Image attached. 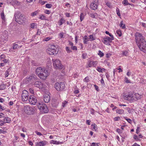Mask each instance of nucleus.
I'll list each match as a JSON object with an SVG mask.
<instances>
[{
    "label": "nucleus",
    "instance_id": "f257e3e1",
    "mask_svg": "<svg viewBox=\"0 0 146 146\" xmlns=\"http://www.w3.org/2000/svg\"><path fill=\"white\" fill-rule=\"evenodd\" d=\"M136 42L141 51L146 53V41L141 34L136 33L135 35Z\"/></svg>",
    "mask_w": 146,
    "mask_h": 146
},
{
    "label": "nucleus",
    "instance_id": "f03ea898",
    "mask_svg": "<svg viewBox=\"0 0 146 146\" xmlns=\"http://www.w3.org/2000/svg\"><path fill=\"white\" fill-rule=\"evenodd\" d=\"M16 21L19 24L23 25L25 23L27 19L24 14L17 11L14 14Z\"/></svg>",
    "mask_w": 146,
    "mask_h": 146
},
{
    "label": "nucleus",
    "instance_id": "7ed1b4c3",
    "mask_svg": "<svg viewBox=\"0 0 146 146\" xmlns=\"http://www.w3.org/2000/svg\"><path fill=\"white\" fill-rule=\"evenodd\" d=\"M37 107L40 110L41 112L44 113H46L48 112V110L46 105L42 102L39 103L37 104Z\"/></svg>",
    "mask_w": 146,
    "mask_h": 146
},
{
    "label": "nucleus",
    "instance_id": "20e7f679",
    "mask_svg": "<svg viewBox=\"0 0 146 146\" xmlns=\"http://www.w3.org/2000/svg\"><path fill=\"white\" fill-rule=\"evenodd\" d=\"M41 74L39 75V77L43 80H45L49 74V73L47 69L43 68Z\"/></svg>",
    "mask_w": 146,
    "mask_h": 146
},
{
    "label": "nucleus",
    "instance_id": "39448f33",
    "mask_svg": "<svg viewBox=\"0 0 146 146\" xmlns=\"http://www.w3.org/2000/svg\"><path fill=\"white\" fill-rule=\"evenodd\" d=\"M53 64L57 69H61L63 68V65L60 63V61L58 59H52Z\"/></svg>",
    "mask_w": 146,
    "mask_h": 146
},
{
    "label": "nucleus",
    "instance_id": "423d86ee",
    "mask_svg": "<svg viewBox=\"0 0 146 146\" xmlns=\"http://www.w3.org/2000/svg\"><path fill=\"white\" fill-rule=\"evenodd\" d=\"M24 109L25 112L28 115L33 114L35 111V110L33 107H31L29 106H25Z\"/></svg>",
    "mask_w": 146,
    "mask_h": 146
},
{
    "label": "nucleus",
    "instance_id": "0eeeda50",
    "mask_svg": "<svg viewBox=\"0 0 146 146\" xmlns=\"http://www.w3.org/2000/svg\"><path fill=\"white\" fill-rule=\"evenodd\" d=\"M65 87V84L63 82H61L60 83L56 82L54 85V88L58 91L63 90Z\"/></svg>",
    "mask_w": 146,
    "mask_h": 146
},
{
    "label": "nucleus",
    "instance_id": "6e6552de",
    "mask_svg": "<svg viewBox=\"0 0 146 146\" xmlns=\"http://www.w3.org/2000/svg\"><path fill=\"white\" fill-rule=\"evenodd\" d=\"M28 92L26 90H23L21 95V99L23 101H26L29 99Z\"/></svg>",
    "mask_w": 146,
    "mask_h": 146
},
{
    "label": "nucleus",
    "instance_id": "1a4fd4ad",
    "mask_svg": "<svg viewBox=\"0 0 146 146\" xmlns=\"http://www.w3.org/2000/svg\"><path fill=\"white\" fill-rule=\"evenodd\" d=\"M29 100L30 103L33 105H35L37 102L36 98L33 95H31L30 96Z\"/></svg>",
    "mask_w": 146,
    "mask_h": 146
},
{
    "label": "nucleus",
    "instance_id": "9d476101",
    "mask_svg": "<svg viewBox=\"0 0 146 146\" xmlns=\"http://www.w3.org/2000/svg\"><path fill=\"white\" fill-rule=\"evenodd\" d=\"M112 40H113L111 39V38L108 36L104 38L103 39L102 41L105 44H109L110 45L109 43L112 42Z\"/></svg>",
    "mask_w": 146,
    "mask_h": 146
},
{
    "label": "nucleus",
    "instance_id": "9b49d317",
    "mask_svg": "<svg viewBox=\"0 0 146 146\" xmlns=\"http://www.w3.org/2000/svg\"><path fill=\"white\" fill-rule=\"evenodd\" d=\"M34 85L35 87L40 89H42L43 88V84L39 81H35L34 83Z\"/></svg>",
    "mask_w": 146,
    "mask_h": 146
},
{
    "label": "nucleus",
    "instance_id": "f8f14e48",
    "mask_svg": "<svg viewBox=\"0 0 146 146\" xmlns=\"http://www.w3.org/2000/svg\"><path fill=\"white\" fill-rule=\"evenodd\" d=\"M46 51L49 54L54 55L56 54L58 52L56 50H53L50 48H48L46 50Z\"/></svg>",
    "mask_w": 146,
    "mask_h": 146
},
{
    "label": "nucleus",
    "instance_id": "ddd939ff",
    "mask_svg": "<svg viewBox=\"0 0 146 146\" xmlns=\"http://www.w3.org/2000/svg\"><path fill=\"white\" fill-rule=\"evenodd\" d=\"M27 81H36L38 79L37 77L35 75L34 76H31L27 79Z\"/></svg>",
    "mask_w": 146,
    "mask_h": 146
},
{
    "label": "nucleus",
    "instance_id": "4468645a",
    "mask_svg": "<svg viewBox=\"0 0 146 146\" xmlns=\"http://www.w3.org/2000/svg\"><path fill=\"white\" fill-rule=\"evenodd\" d=\"M133 94L131 93H129L127 95H126L125 96V99L126 100H133Z\"/></svg>",
    "mask_w": 146,
    "mask_h": 146
},
{
    "label": "nucleus",
    "instance_id": "2eb2a0df",
    "mask_svg": "<svg viewBox=\"0 0 146 146\" xmlns=\"http://www.w3.org/2000/svg\"><path fill=\"white\" fill-rule=\"evenodd\" d=\"M96 62L97 61H89L88 62V66L89 67H90L92 66L95 67L96 65Z\"/></svg>",
    "mask_w": 146,
    "mask_h": 146
},
{
    "label": "nucleus",
    "instance_id": "dca6fc26",
    "mask_svg": "<svg viewBox=\"0 0 146 146\" xmlns=\"http://www.w3.org/2000/svg\"><path fill=\"white\" fill-rule=\"evenodd\" d=\"M98 5L92 2L90 4V7L91 9L94 10H96L98 8Z\"/></svg>",
    "mask_w": 146,
    "mask_h": 146
},
{
    "label": "nucleus",
    "instance_id": "f3484780",
    "mask_svg": "<svg viewBox=\"0 0 146 146\" xmlns=\"http://www.w3.org/2000/svg\"><path fill=\"white\" fill-rule=\"evenodd\" d=\"M43 68L41 67H39L37 68L36 70V73L38 75L39 77V75L41 74V73H42Z\"/></svg>",
    "mask_w": 146,
    "mask_h": 146
},
{
    "label": "nucleus",
    "instance_id": "a211bd4d",
    "mask_svg": "<svg viewBox=\"0 0 146 146\" xmlns=\"http://www.w3.org/2000/svg\"><path fill=\"white\" fill-rule=\"evenodd\" d=\"M46 144V141H42L38 143L36 145V146H44Z\"/></svg>",
    "mask_w": 146,
    "mask_h": 146
},
{
    "label": "nucleus",
    "instance_id": "6ab92c4d",
    "mask_svg": "<svg viewBox=\"0 0 146 146\" xmlns=\"http://www.w3.org/2000/svg\"><path fill=\"white\" fill-rule=\"evenodd\" d=\"M22 46V45L19 46L16 43L13 44V48L14 50L20 48Z\"/></svg>",
    "mask_w": 146,
    "mask_h": 146
},
{
    "label": "nucleus",
    "instance_id": "aec40b11",
    "mask_svg": "<svg viewBox=\"0 0 146 146\" xmlns=\"http://www.w3.org/2000/svg\"><path fill=\"white\" fill-rule=\"evenodd\" d=\"M57 48L58 46L57 45H51L50 46V47L48 48H50L51 49L53 50H56V51H57V52H58V49Z\"/></svg>",
    "mask_w": 146,
    "mask_h": 146
},
{
    "label": "nucleus",
    "instance_id": "412c9836",
    "mask_svg": "<svg viewBox=\"0 0 146 146\" xmlns=\"http://www.w3.org/2000/svg\"><path fill=\"white\" fill-rule=\"evenodd\" d=\"M50 100V96L48 95L46 97V96H44V100L45 102L46 103L48 102Z\"/></svg>",
    "mask_w": 146,
    "mask_h": 146
},
{
    "label": "nucleus",
    "instance_id": "4be33fe9",
    "mask_svg": "<svg viewBox=\"0 0 146 146\" xmlns=\"http://www.w3.org/2000/svg\"><path fill=\"white\" fill-rule=\"evenodd\" d=\"M134 95L135 97L137 100H138L141 98V96L139 95V94L137 93H135Z\"/></svg>",
    "mask_w": 146,
    "mask_h": 146
},
{
    "label": "nucleus",
    "instance_id": "5701e85b",
    "mask_svg": "<svg viewBox=\"0 0 146 146\" xmlns=\"http://www.w3.org/2000/svg\"><path fill=\"white\" fill-rule=\"evenodd\" d=\"M119 26L120 27H121L123 29H125L126 28L125 25L123 24V21H121L119 25Z\"/></svg>",
    "mask_w": 146,
    "mask_h": 146
},
{
    "label": "nucleus",
    "instance_id": "b1692460",
    "mask_svg": "<svg viewBox=\"0 0 146 146\" xmlns=\"http://www.w3.org/2000/svg\"><path fill=\"white\" fill-rule=\"evenodd\" d=\"M116 112L119 114H122L124 113V111L123 110L117 109L116 110Z\"/></svg>",
    "mask_w": 146,
    "mask_h": 146
},
{
    "label": "nucleus",
    "instance_id": "393cba45",
    "mask_svg": "<svg viewBox=\"0 0 146 146\" xmlns=\"http://www.w3.org/2000/svg\"><path fill=\"white\" fill-rule=\"evenodd\" d=\"M52 104L53 107L56 108L57 106L58 105V103L56 102L55 103V101H54V102H52Z\"/></svg>",
    "mask_w": 146,
    "mask_h": 146
},
{
    "label": "nucleus",
    "instance_id": "a878e982",
    "mask_svg": "<svg viewBox=\"0 0 146 146\" xmlns=\"http://www.w3.org/2000/svg\"><path fill=\"white\" fill-rule=\"evenodd\" d=\"M122 3L125 6L129 5V3L128 2L127 0H123Z\"/></svg>",
    "mask_w": 146,
    "mask_h": 146
},
{
    "label": "nucleus",
    "instance_id": "bb28decb",
    "mask_svg": "<svg viewBox=\"0 0 146 146\" xmlns=\"http://www.w3.org/2000/svg\"><path fill=\"white\" fill-rule=\"evenodd\" d=\"M4 121H6V123H9V122L11 121V119L8 117H7L4 118L3 119Z\"/></svg>",
    "mask_w": 146,
    "mask_h": 146
},
{
    "label": "nucleus",
    "instance_id": "cd10ccee",
    "mask_svg": "<svg viewBox=\"0 0 146 146\" xmlns=\"http://www.w3.org/2000/svg\"><path fill=\"white\" fill-rule=\"evenodd\" d=\"M8 1H10L9 0H8ZM10 3H12V4H18L19 2L17 1V0H11L10 2Z\"/></svg>",
    "mask_w": 146,
    "mask_h": 146
},
{
    "label": "nucleus",
    "instance_id": "c85d7f7f",
    "mask_svg": "<svg viewBox=\"0 0 146 146\" xmlns=\"http://www.w3.org/2000/svg\"><path fill=\"white\" fill-rule=\"evenodd\" d=\"M88 41V39L87 36L86 35L85 36L84 38V44H86L87 43Z\"/></svg>",
    "mask_w": 146,
    "mask_h": 146
},
{
    "label": "nucleus",
    "instance_id": "c756f323",
    "mask_svg": "<svg viewBox=\"0 0 146 146\" xmlns=\"http://www.w3.org/2000/svg\"><path fill=\"white\" fill-rule=\"evenodd\" d=\"M97 70L98 72H102L103 71H104L105 70V69L104 68L102 69L100 67H98Z\"/></svg>",
    "mask_w": 146,
    "mask_h": 146
},
{
    "label": "nucleus",
    "instance_id": "7c9ffc66",
    "mask_svg": "<svg viewBox=\"0 0 146 146\" xmlns=\"http://www.w3.org/2000/svg\"><path fill=\"white\" fill-rule=\"evenodd\" d=\"M5 86L4 84H2L0 86V90H3L5 89Z\"/></svg>",
    "mask_w": 146,
    "mask_h": 146
},
{
    "label": "nucleus",
    "instance_id": "2f4dec72",
    "mask_svg": "<svg viewBox=\"0 0 146 146\" xmlns=\"http://www.w3.org/2000/svg\"><path fill=\"white\" fill-rule=\"evenodd\" d=\"M84 18V15L83 13H81L80 16V21H82Z\"/></svg>",
    "mask_w": 146,
    "mask_h": 146
},
{
    "label": "nucleus",
    "instance_id": "473e14b6",
    "mask_svg": "<svg viewBox=\"0 0 146 146\" xmlns=\"http://www.w3.org/2000/svg\"><path fill=\"white\" fill-rule=\"evenodd\" d=\"M125 109L128 110V112L129 113H131L133 112V109H130L129 108H126Z\"/></svg>",
    "mask_w": 146,
    "mask_h": 146
},
{
    "label": "nucleus",
    "instance_id": "72a5a7b5",
    "mask_svg": "<svg viewBox=\"0 0 146 146\" xmlns=\"http://www.w3.org/2000/svg\"><path fill=\"white\" fill-rule=\"evenodd\" d=\"M92 130H94L95 131H96L97 129V128L96 127V125L95 124H92Z\"/></svg>",
    "mask_w": 146,
    "mask_h": 146
},
{
    "label": "nucleus",
    "instance_id": "f704fd0d",
    "mask_svg": "<svg viewBox=\"0 0 146 146\" xmlns=\"http://www.w3.org/2000/svg\"><path fill=\"white\" fill-rule=\"evenodd\" d=\"M65 20H64L63 19H61L60 20V24H59V25L61 26L62 25V24L65 22Z\"/></svg>",
    "mask_w": 146,
    "mask_h": 146
},
{
    "label": "nucleus",
    "instance_id": "c9c22d12",
    "mask_svg": "<svg viewBox=\"0 0 146 146\" xmlns=\"http://www.w3.org/2000/svg\"><path fill=\"white\" fill-rule=\"evenodd\" d=\"M98 54L100 56V57H102L103 56L104 54L103 53L101 52V50H99L98 51Z\"/></svg>",
    "mask_w": 146,
    "mask_h": 146
},
{
    "label": "nucleus",
    "instance_id": "e433bc0d",
    "mask_svg": "<svg viewBox=\"0 0 146 146\" xmlns=\"http://www.w3.org/2000/svg\"><path fill=\"white\" fill-rule=\"evenodd\" d=\"M38 13V11H36L33 12L31 13V16H34L36 15Z\"/></svg>",
    "mask_w": 146,
    "mask_h": 146
},
{
    "label": "nucleus",
    "instance_id": "4c0bfd02",
    "mask_svg": "<svg viewBox=\"0 0 146 146\" xmlns=\"http://www.w3.org/2000/svg\"><path fill=\"white\" fill-rule=\"evenodd\" d=\"M122 54L123 55L127 56L128 55V53L127 51H124L122 52Z\"/></svg>",
    "mask_w": 146,
    "mask_h": 146
},
{
    "label": "nucleus",
    "instance_id": "58836bf2",
    "mask_svg": "<svg viewBox=\"0 0 146 146\" xmlns=\"http://www.w3.org/2000/svg\"><path fill=\"white\" fill-rule=\"evenodd\" d=\"M66 50L67 53H70L72 52V51L70 49V48L68 47H66Z\"/></svg>",
    "mask_w": 146,
    "mask_h": 146
},
{
    "label": "nucleus",
    "instance_id": "ea45409f",
    "mask_svg": "<svg viewBox=\"0 0 146 146\" xmlns=\"http://www.w3.org/2000/svg\"><path fill=\"white\" fill-rule=\"evenodd\" d=\"M116 33H117L119 36H121L122 35L121 31L120 30H117L116 31Z\"/></svg>",
    "mask_w": 146,
    "mask_h": 146
},
{
    "label": "nucleus",
    "instance_id": "a19ab883",
    "mask_svg": "<svg viewBox=\"0 0 146 146\" xmlns=\"http://www.w3.org/2000/svg\"><path fill=\"white\" fill-rule=\"evenodd\" d=\"M52 6V5L50 4H47L45 5V7L46 8H51Z\"/></svg>",
    "mask_w": 146,
    "mask_h": 146
},
{
    "label": "nucleus",
    "instance_id": "79ce46f5",
    "mask_svg": "<svg viewBox=\"0 0 146 146\" xmlns=\"http://www.w3.org/2000/svg\"><path fill=\"white\" fill-rule=\"evenodd\" d=\"M117 11V14L119 16H121L120 13L119 9L118 8H117L116 9Z\"/></svg>",
    "mask_w": 146,
    "mask_h": 146
},
{
    "label": "nucleus",
    "instance_id": "37998d69",
    "mask_svg": "<svg viewBox=\"0 0 146 146\" xmlns=\"http://www.w3.org/2000/svg\"><path fill=\"white\" fill-rule=\"evenodd\" d=\"M133 138L134 139L136 140L137 141H139L140 140L139 138H138L137 135H135L133 136Z\"/></svg>",
    "mask_w": 146,
    "mask_h": 146
},
{
    "label": "nucleus",
    "instance_id": "c03bdc74",
    "mask_svg": "<svg viewBox=\"0 0 146 146\" xmlns=\"http://www.w3.org/2000/svg\"><path fill=\"white\" fill-rule=\"evenodd\" d=\"M1 18L2 19H4L5 18V16L4 12H1Z\"/></svg>",
    "mask_w": 146,
    "mask_h": 146
},
{
    "label": "nucleus",
    "instance_id": "a18cd8bd",
    "mask_svg": "<svg viewBox=\"0 0 146 146\" xmlns=\"http://www.w3.org/2000/svg\"><path fill=\"white\" fill-rule=\"evenodd\" d=\"M51 38L50 37H48L45 38L43 40V41H47L50 40Z\"/></svg>",
    "mask_w": 146,
    "mask_h": 146
},
{
    "label": "nucleus",
    "instance_id": "49530a36",
    "mask_svg": "<svg viewBox=\"0 0 146 146\" xmlns=\"http://www.w3.org/2000/svg\"><path fill=\"white\" fill-rule=\"evenodd\" d=\"M46 17L44 15H41L39 18L41 20H44L45 19Z\"/></svg>",
    "mask_w": 146,
    "mask_h": 146
},
{
    "label": "nucleus",
    "instance_id": "de8ad7c7",
    "mask_svg": "<svg viewBox=\"0 0 146 146\" xmlns=\"http://www.w3.org/2000/svg\"><path fill=\"white\" fill-rule=\"evenodd\" d=\"M84 82H88L89 81V78L88 77H86L84 80Z\"/></svg>",
    "mask_w": 146,
    "mask_h": 146
},
{
    "label": "nucleus",
    "instance_id": "09e8293b",
    "mask_svg": "<svg viewBox=\"0 0 146 146\" xmlns=\"http://www.w3.org/2000/svg\"><path fill=\"white\" fill-rule=\"evenodd\" d=\"M87 56V54L86 53H84L82 55V58L84 59H85L86 58Z\"/></svg>",
    "mask_w": 146,
    "mask_h": 146
},
{
    "label": "nucleus",
    "instance_id": "8fccbe9b",
    "mask_svg": "<svg viewBox=\"0 0 146 146\" xmlns=\"http://www.w3.org/2000/svg\"><path fill=\"white\" fill-rule=\"evenodd\" d=\"M6 122L4 121H0V125L2 126Z\"/></svg>",
    "mask_w": 146,
    "mask_h": 146
},
{
    "label": "nucleus",
    "instance_id": "3c124183",
    "mask_svg": "<svg viewBox=\"0 0 146 146\" xmlns=\"http://www.w3.org/2000/svg\"><path fill=\"white\" fill-rule=\"evenodd\" d=\"M30 92L32 94H33L34 93V89L32 88H30L29 89Z\"/></svg>",
    "mask_w": 146,
    "mask_h": 146
},
{
    "label": "nucleus",
    "instance_id": "603ef678",
    "mask_svg": "<svg viewBox=\"0 0 146 146\" xmlns=\"http://www.w3.org/2000/svg\"><path fill=\"white\" fill-rule=\"evenodd\" d=\"M71 48L73 50H77V47L76 46H72L71 47Z\"/></svg>",
    "mask_w": 146,
    "mask_h": 146
},
{
    "label": "nucleus",
    "instance_id": "864d4df0",
    "mask_svg": "<svg viewBox=\"0 0 146 146\" xmlns=\"http://www.w3.org/2000/svg\"><path fill=\"white\" fill-rule=\"evenodd\" d=\"M94 2L92 3H94L98 5L99 3L98 0H93Z\"/></svg>",
    "mask_w": 146,
    "mask_h": 146
},
{
    "label": "nucleus",
    "instance_id": "5fc2aeb1",
    "mask_svg": "<svg viewBox=\"0 0 146 146\" xmlns=\"http://www.w3.org/2000/svg\"><path fill=\"white\" fill-rule=\"evenodd\" d=\"M90 38L91 39V41L93 40H95V39L94 38L92 35H91L89 36Z\"/></svg>",
    "mask_w": 146,
    "mask_h": 146
},
{
    "label": "nucleus",
    "instance_id": "6e6d98bb",
    "mask_svg": "<svg viewBox=\"0 0 146 146\" xmlns=\"http://www.w3.org/2000/svg\"><path fill=\"white\" fill-rule=\"evenodd\" d=\"M9 75V73L7 71H6L5 73V78L7 77Z\"/></svg>",
    "mask_w": 146,
    "mask_h": 146
},
{
    "label": "nucleus",
    "instance_id": "4d7b16f0",
    "mask_svg": "<svg viewBox=\"0 0 146 146\" xmlns=\"http://www.w3.org/2000/svg\"><path fill=\"white\" fill-rule=\"evenodd\" d=\"M94 86L95 87V89L97 90V91H99V89L98 88V86L95 84L94 85Z\"/></svg>",
    "mask_w": 146,
    "mask_h": 146
},
{
    "label": "nucleus",
    "instance_id": "13d9d810",
    "mask_svg": "<svg viewBox=\"0 0 146 146\" xmlns=\"http://www.w3.org/2000/svg\"><path fill=\"white\" fill-rule=\"evenodd\" d=\"M117 132L119 133H122V131H121L120 129H117Z\"/></svg>",
    "mask_w": 146,
    "mask_h": 146
},
{
    "label": "nucleus",
    "instance_id": "bf43d9fd",
    "mask_svg": "<svg viewBox=\"0 0 146 146\" xmlns=\"http://www.w3.org/2000/svg\"><path fill=\"white\" fill-rule=\"evenodd\" d=\"M120 119V117H115L114 118V119L115 121H117L119 120V119Z\"/></svg>",
    "mask_w": 146,
    "mask_h": 146
},
{
    "label": "nucleus",
    "instance_id": "052dcab7",
    "mask_svg": "<svg viewBox=\"0 0 146 146\" xmlns=\"http://www.w3.org/2000/svg\"><path fill=\"white\" fill-rule=\"evenodd\" d=\"M63 33H61L59 34V36L61 38H63Z\"/></svg>",
    "mask_w": 146,
    "mask_h": 146
},
{
    "label": "nucleus",
    "instance_id": "680f3d73",
    "mask_svg": "<svg viewBox=\"0 0 146 146\" xmlns=\"http://www.w3.org/2000/svg\"><path fill=\"white\" fill-rule=\"evenodd\" d=\"M111 56V54H110L107 53L106 54V57L107 58H109Z\"/></svg>",
    "mask_w": 146,
    "mask_h": 146
},
{
    "label": "nucleus",
    "instance_id": "e2e57ef3",
    "mask_svg": "<svg viewBox=\"0 0 146 146\" xmlns=\"http://www.w3.org/2000/svg\"><path fill=\"white\" fill-rule=\"evenodd\" d=\"M5 109V108L4 107H2L1 105H0V110H1V111L4 110Z\"/></svg>",
    "mask_w": 146,
    "mask_h": 146
},
{
    "label": "nucleus",
    "instance_id": "0e129e2a",
    "mask_svg": "<svg viewBox=\"0 0 146 146\" xmlns=\"http://www.w3.org/2000/svg\"><path fill=\"white\" fill-rule=\"evenodd\" d=\"M6 131L2 129H0V133H5Z\"/></svg>",
    "mask_w": 146,
    "mask_h": 146
},
{
    "label": "nucleus",
    "instance_id": "69168bd1",
    "mask_svg": "<svg viewBox=\"0 0 146 146\" xmlns=\"http://www.w3.org/2000/svg\"><path fill=\"white\" fill-rule=\"evenodd\" d=\"M0 57L1 59H4L5 58V56L4 54H2L0 56Z\"/></svg>",
    "mask_w": 146,
    "mask_h": 146
},
{
    "label": "nucleus",
    "instance_id": "338daca9",
    "mask_svg": "<svg viewBox=\"0 0 146 146\" xmlns=\"http://www.w3.org/2000/svg\"><path fill=\"white\" fill-rule=\"evenodd\" d=\"M67 103V102H66V101H64V102L62 103V106H63V107H64V106H65V105Z\"/></svg>",
    "mask_w": 146,
    "mask_h": 146
},
{
    "label": "nucleus",
    "instance_id": "774afa93",
    "mask_svg": "<svg viewBox=\"0 0 146 146\" xmlns=\"http://www.w3.org/2000/svg\"><path fill=\"white\" fill-rule=\"evenodd\" d=\"M91 122V121L90 120H87L86 121V123L88 125H90V122Z\"/></svg>",
    "mask_w": 146,
    "mask_h": 146
}]
</instances>
